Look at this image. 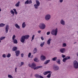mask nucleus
Wrapping results in <instances>:
<instances>
[{
    "mask_svg": "<svg viewBox=\"0 0 78 78\" xmlns=\"http://www.w3.org/2000/svg\"><path fill=\"white\" fill-rule=\"evenodd\" d=\"M29 67H30L32 69H33L34 70H37L39 69H40V68H42L43 66H38L36 67V64L34 63H33L31 65H30V64L28 65Z\"/></svg>",
    "mask_w": 78,
    "mask_h": 78,
    "instance_id": "f257e3e1",
    "label": "nucleus"
},
{
    "mask_svg": "<svg viewBox=\"0 0 78 78\" xmlns=\"http://www.w3.org/2000/svg\"><path fill=\"white\" fill-rule=\"evenodd\" d=\"M30 37V35H25L23 36L20 40V41L22 43H23L25 41V39L26 40L28 39V38Z\"/></svg>",
    "mask_w": 78,
    "mask_h": 78,
    "instance_id": "f03ea898",
    "label": "nucleus"
},
{
    "mask_svg": "<svg viewBox=\"0 0 78 78\" xmlns=\"http://www.w3.org/2000/svg\"><path fill=\"white\" fill-rule=\"evenodd\" d=\"M58 29L55 28V29H53L51 32V34L53 36H57L58 34Z\"/></svg>",
    "mask_w": 78,
    "mask_h": 78,
    "instance_id": "7ed1b4c3",
    "label": "nucleus"
},
{
    "mask_svg": "<svg viewBox=\"0 0 78 78\" xmlns=\"http://www.w3.org/2000/svg\"><path fill=\"white\" fill-rule=\"evenodd\" d=\"M35 2L36 4H35L34 5V6L36 9H38V7L39 6H40V5L41 4V3L39 2V0H36L35 1Z\"/></svg>",
    "mask_w": 78,
    "mask_h": 78,
    "instance_id": "20e7f679",
    "label": "nucleus"
},
{
    "mask_svg": "<svg viewBox=\"0 0 78 78\" xmlns=\"http://www.w3.org/2000/svg\"><path fill=\"white\" fill-rule=\"evenodd\" d=\"M52 72L51 71H45L44 72L43 74L44 75H46L47 74H48V73H49L47 76V78H50L51 77V73H52Z\"/></svg>",
    "mask_w": 78,
    "mask_h": 78,
    "instance_id": "39448f33",
    "label": "nucleus"
},
{
    "mask_svg": "<svg viewBox=\"0 0 78 78\" xmlns=\"http://www.w3.org/2000/svg\"><path fill=\"white\" fill-rule=\"evenodd\" d=\"M39 27L41 30H44L46 28V25L44 23H41L39 25Z\"/></svg>",
    "mask_w": 78,
    "mask_h": 78,
    "instance_id": "423d86ee",
    "label": "nucleus"
},
{
    "mask_svg": "<svg viewBox=\"0 0 78 78\" xmlns=\"http://www.w3.org/2000/svg\"><path fill=\"white\" fill-rule=\"evenodd\" d=\"M73 66L74 68L76 69H78V62L76 60L74 61L73 63Z\"/></svg>",
    "mask_w": 78,
    "mask_h": 78,
    "instance_id": "0eeeda50",
    "label": "nucleus"
},
{
    "mask_svg": "<svg viewBox=\"0 0 78 78\" xmlns=\"http://www.w3.org/2000/svg\"><path fill=\"white\" fill-rule=\"evenodd\" d=\"M44 19L46 20H49L51 19V15L50 14H48L45 16Z\"/></svg>",
    "mask_w": 78,
    "mask_h": 78,
    "instance_id": "6e6552de",
    "label": "nucleus"
},
{
    "mask_svg": "<svg viewBox=\"0 0 78 78\" xmlns=\"http://www.w3.org/2000/svg\"><path fill=\"white\" fill-rule=\"evenodd\" d=\"M53 69L54 71H57L59 69V67L58 65H54L53 66Z\"/></svg>",
    "mask_w": 78,
    "mask_h": 78,
    "instance_id": "1a4fd4ad",
    "label": "nucleus"
},
{
    "mask_svg": "<svg viewBox=\"0 0 78 78\" xmlns=\"http://www.w3.org/2000/svg\"><path fill=\"white\" fill-rule=\"evenodd\" d=\"M52 40V39L51 38H49L47 41V45H50V44H51V41Z\"/></svg>",
    "mask_w": 78,
    "mask_h": 78,
    "instance_id": "9d476101",
    "label": "nucleus"
},
{
    "mask_svg": "<svg viewBox=\"0 0 78 78\" xmlns=\"http://www.w3.org/2000/svg\"><path fill=\"white\" fill-rule=\"evenodd\" d=\"M60 51L62 53H64L66 52V49L64 48H61L60 49Z\"/></svg>",
    "mask_w": 78,
    "mask_h": 78,
    "instance_id": "9b49d317",
    "label": "nucleus"
},
{
    "mask_svg": "<svg viewBox=\"0 0 78 78\" xmlns=\"http://www.w3.org/2000/svg\"><path fill=\"white\" fill-rule=\"evenodd\" d=\"M70 59V57L67 56L63 59V62H66V61H67V60H68V59Z\"/></svg>",
    "mask_w": 78,
    "mask_h": 78,
    "instance_id": "f8f14e48",
    "label": "nucleus"
},
{
    "mask_svg": "<svg viewBox=\"0 0 78 78\" xmlns=\"http://www.w3.org/2000/svg\"><path fill=\"white\" fill-rule=\"evenodd\" d=\"M40 58L41 61H44L46 59V57L44 55H42L41 56Z\"/></svg>",
    "mask_w": 78,
    "mask_h": 78,
    "instance_id": "ddd939ff",
    "label": "nucleus"
},
{
    "mask_svg": "<svg viewBox=\"0 0 78 78\" xmlns=\"http://www.w3.org/2000/svg\"><path fill=\"white\" fill-rule=\"evenodd\" d=\"M8 30H9V25H7L5 27V33H8Z\"/></svg>",
    "mask_w": 78,
    "mask_h": 78,
    "instance_id": "4468645a",
    "label": "nucleus"
},
{
    "mask_svg": "<svg viewBox=\"0 0 78 78\" xmlns=\"http://www.w3.org/2000/svg\"><path fill=\"white\" fill-rule=\"evenodd\" d=\"M60 23L63 26L66 25V23L65 22V21L62 19L60 20Z\"/></svg>",
    "mask_w": 78,
    "mask_h": 78,
    "instance_id": "2eb2a0df",
    "label": "nucleus"
},
{
    "mask_svg": "<svg viewBox=\"0 0 78 78\" xmlns=\"http://www.w3.org/2000/svg\"><path fill=\"white\" fill-rule=\"evenodd\" d=\"M15 52L16 56H19L20 55V51L18 50L17 51H16Z\"/></svg>",
    "mask_w": 78,
    "mask_h": 78,
    "instance_id": "dca6fc26",
    "label": "nucleus"
},
{
    "mask_svg": "<svg viewBox=\"0 0 78 78\" xmlns=\"http://www.w3.org/2000/svg\"><path fill=\"white\" fill-rule=\"evenodd\" d=\"M37 51V48H35L33 50V53L34 54H35V53H36Z\"/></svg>",
    "mask_w": 78,
    "mask_h": 78,
    "instance_id": "f3484780",
    "label": "nucleus"
},
{
    "mask_svg": "<svg viewBox=\"0 0 78 78\" xmlns=\"http://www.w3.org/2000/svg\"><path fill=\"white\" fill-rule=\"evenodd\" d=\"M25 27H26V23H25V22H23L22 24V28H24Z\"/></svg>",
    "mask_w": 78,
    "mask_h": 78,
    "instance_id": "a211bd4d",
    "label": "nucleus"
},
{
    "mask_svg": "<svg viewBox=\"0 0 78 78\" xmlns=\"http://www.w3.org/2000/svg\"><path fill=\"white\" fill-rule=\"evenodd\" d=\"M15 26L16 28L17 29H20V26L18 25L17 23H16L15 24Z\"/></svg>",
    "mask_w": 78,
    "mask_h": 78,
    "instance_id": "6ab92c4d",
    "label": "nucleus"
},
{
    "mask_svg": "<svg viewBox=\"0 0 78 78\" xmlns=\"http://www.w3.org/2000/svg\"><path fill=\"white\" fill-rule=\"evenodd\" d=\"M20 1H18L15 4V6H16V7H19V5H20Z\"/></svg>",
    "mask_w": 78,
    "mask_h": 78,
    "instance_id": "aec40b11",
    "label": "nucleus"
},
{
    "mask_svg": "<svg viewBox=\"0 0 78 78\" xmlns=\"http://www.w3.org/2000/svg\"><path fill=\"white\" fill-rule=\"evenodd\" d=\"M17 50V48L16 47H14L12 49V51H16Z\"/></svg>",
    "mask_w": 78,
    "mask_h": 78,
    "instance_id": "412c9836",
    "label": "nucleus"
},
{
    "mask_svg": "<svg viewBox=\"0 0 78 78\" xmlns=\"http://www.w3.org/2000/svg\"><path fill=\"white\" fill-rule=\"evenodd\" d=\"M45 44V41L42 42L40 44V46L41 47H43V46Z\"/></svg>",
    "mask_w": 78,
    "mask_h": 78,
    "instance_id": "4be33fe9",
    "label": "nucleus"
},
{
    "mask_svg": "<svg viewBox=\"0 0 78 78\" xmlns=\"http://www.w3.org/2000/svg\"><path fill=\"white\" fill-rule=\"evenodd\" d=\"M50 61V60H48L44 62V64H47L48 63H49Z\"/></svg>",
    "mask_w": 78,
    "mask_h": 78,
    "instance_id": "5701e85b",
    "label": "nucleus"
},
{
    "mask_svg": "<svg viewBox=\"0 0 78 78\" xmlns=\"http://www.w3.org/2000/svg\"><path fill=\"white\" fill-rule=\"evenodd\" d=\"M10 13L11 14H12V16H14V11L13 10H11Z\"/></svg>",
    "mask_w": 78,
    "mask_h": 78,
    "instance_id": "b1692460",
    "label": "nucleus"
},
{
    "mask_svg": "<svg viewBox=\"0 0 78 78\" xmlns=\"http://www.w3.org/2000/svg\"><path fill=\"white\" fill-rule=\"evenodd\" d=\"M13 10L14 11V14H15L16 15H17L18 13V12H17V11H16V9H13Z\"/></svg>",
    "mask_w": 78,
    "mask_h": 78,
    "instance_id": "393cba45",
    "label": "nucleus"
},
{
    "mask_svg": "<svg viewBox=\"0 0 78 78\" xmlns=\"http://www.w3.org/2000/svg\"><path fill=\"white\" fill-rule=\"evenodd\" d=\"M24 65V62H21V64L19 65V67H22V66H23Z\"/></svg>",
    "mask_w": 78,
    "mask_h": 78,
    "instance_id": "a878e982",
    "label": "nucleus"
},
{
    "mask_svg": "<svg viewBox=\"0 0 78 78\" xmlns=\"http://www.w3.org/2000/svg\"><path fill=\"white\" fill-rule=\"evenodd\" d=\"M34 61H35V62H38L39 61V60L37 59V58H35L34 59Z\"/></svg>",
    "mask_w": 78,
    "mask_h": 78,
    "instance_id": "bb28decb",
    "label": "nucleus"
},
{
    "mask_svg": "<svg viewBox=\"0 0 78 78\" xmlns=\"http://www.w3.org/2000/svg\"><path fill=\"white\" fill-rule=\"evenodd\" d=\"M5 26V24L3 23H1L0 24V27H3Z\"/></svg>",
    "mask_w": 78,
    "mask_h": 78,
    "instance_id": "cd10ccee",
    "label": "nucleus"
},
{
    "mask_svg": "<svg viewBox=\"0 0 78 78\" xmlns=\"http://www.w3.org/2000/svg\"><path fill=\"white\" fill-rule=\"evenodd\" d=\"M52 61H56V60H57V57H55L54 58H53L52 59Z\"/></svg>",
    "mask_w": 78,
    "mask_h": 78,
    "instance_id": "c85d7f7f",
    "label": "nucleus"
},
{
    "mask_svg": "<svg viewBox=\"0 0 78 78\" xmlns=\"http://www.w3.org/2000/svg\"><path fill=\"white\" fill-rule=\"evenodd\" d=\"M13 42L14 43V44H17L18 43V41H17V40L16 39H15L14 40H13Z\"/></svg>",
    "mask_w": 78,
    "mask_h": 78,
    "instance_id": "c756f323",
    "label": "nucleus"
},
{
    "mask_svg": "<svg viewBox=\"0 0 78 78\" xmlns=\"http://www.w3.org/2000/svg\"><path fill=\"white\" fill-rule=\"evenodd\" d=\"M60 62H61V61L59 59H58L56 61V62L58 63V64H61V63Z\"/></svg>",
    "mask_w": 78,
    "mask_h": 78,
    "instance_id": "7c9ffc66",
    "label": "nucleus"
},
{
    "mask_svg": "<svg viewBox=\"0 0 78 78\" xmlns=\"http://www.w3.org/2000/svg\"><path fill=\"white\" fill-rule=\"evenodd\" d=\"M63 47H66L67 46V44L66 43H63L62 44Z\"/></svg>",
    "mask_w": 78,
    "mask_h": 78,
    "instance_id": "2f4dec72",
    "label": "nucleus"
},
{
    "mask_svg": "<svg viewBox=\"0 0 78 78\" xmlns=\"http://www.w3.org/2000/svg\"><path fill=\"white\" fill-rule=\"evenodd\" d=\"M11 54L8 53L6 55V57L8 58H10L11 57Z\"/></svg>",
    "mask_w": 78,
    "mask_h": 78,
    "instance_id": "473e14b6",
    "label": "nucleus"
},
{
    "mask_svg": "<svg viewBox=\"0 0 78 78\" xmlns=\"http://www.w3.org/2000/svg\"><path fill=\"white\" fill-rule=\"evenodd\" d=\"M34 36H35V35H33L32 37V39L31 40V42H32L33 40H34Z\"/></svg>",
    "mask_w": 78,
    "mask_h": 78,
    "instance_id": "72a5a7b5",
    "label": "nucleus"
},
{
    "mask_svg": "<svg viewBox=\"0 0 78 78\" xmlns=\"http://www.w3.org/2000/svg\"><path fill=\"white\" fill-rule=\"evenodd\" d=\"M5 38L6 37H2L0 38V39L1 41H2V40L5 39Z\"/></svg>",
    "mask_w": 78,
    "mask_h": 78,
    "instance_id": "f704fd0d",
    "label": "nucleus"
},
{
    "mask_svg": "<svg viewBox=\"0 0 78 78\" xmlns=\"http://www.w3.org/2000/svg\"><path fill=\"white\" fill-rule=\"evenodd\" d=\"M25 5L29 4V0H27L25 2Z\"/></svg>",
    "mask_w": 78,
    "mask_h": 78,
    "instance_id": "c9c22d12",
    "label": "nucleus"
},
{
    "mask_svg": "<svg viewBox=\"0 0 78 78\" xmlns=\"http://www.w3.org/2000/svg\"><path fill=\"white\" fill-rule=\"evenodd\" d=\"M16 35H13V36L12 37V40H14L16 39Z\"/></svg>",
    "mask_w": 78,
    "mask_h": 78,
    "instance_id": "e433bc0d",
    "label": "nucleus"
},
{
    "mask_svg": "<svg viewBox=\"0 0 78 78\" xmlns=\"http://www.w3.org/2000/svg\"><path fill=\"white\" fill-rule=\"evenodd\" d=\"M8 78H13V76H12L10 74L8 75Z\"/></svg>",
    "mask_w": 78,
    "mask_h": 78,
    "instance_id": "4c0bfd02",
    "label": "nucleus"
},
{
    "mask_svg": "<svg viewBox=\"0 0 78 78\" xmlns=\"http://www.w3.org/2000/svg\"><path fill=\"white\" fill-rule=\"evenodd\" d=\"M31 55V53H29L28 55V57H29V58H30V57Z\"/></svg>",
    "mask_w": 78,
    "mask_h": 78,
    "instance_id": "58836bf2",
    "label": "nucleus"
},
{
    "mask_svg": "<svg viewBox=\"0 0 78 78\" xmlns=\"http://www.w3.org/2000/svg\"><path fill=\"white\" fill-rule=\"evenodd\" d=\"M47 35H49V34H50V32L49 31V32H48L47 33Z\"/></svg>",
    "mask_w": 78,
    "mask_h": 78,
    "instance_id": "ea45409f",
    "label": "nucleus"
},
{
    "mask_svg": "<svg viewBox=\"0 0 78 78\" xmlns=\"http://www.w3.org/2000/svg\"><path fill=\"white\" fill-rule=\"evenodd\" d=\"M62 58H65V57H66V56L63 54H62Z\"/></svg>",
    "mask_w": 78,
    "mask_h": 78,
    "instance_id": "a19ab883",
    "label": "nucleus"
},
{
    "mask_svg": "<svg viewBox=\"0 0 78 78\" xmlns=\"http://www.w3.org/2000/svg\"><path fill=\"white\" fill-rule=\"evenodd\" d=\"M41 38L42 41H44V37H43L42 36L41 37Z\"/></svg>",
    "mask_w": 78,
    "mask_h": 78,
    "instance_id": "79ce46f5",
    "label": "nucleus"
},
{
    "mask_svg": "<svg viewBox=\"0 0 78 78\" xmlns=\"http://www.w3.org/2000/svg\"><path fill=\"white\" fill-rule=\"evenodd\" d=\"M2 57L5 58H6V55L5 54H3L2 55Z\"/></svg>",
    "mask_w": 78,
    "mask_h": 78,
    "instance_id": "37998d69",
    "label": "nucleus"
},
{
    "mask_svg": "<svg viewBox=\"0 0 78 78\" xmlns=\"http://www.w3.org/2000/svg\"><path fill=\"white\" fill-rule=\"evenodd\" d=\"M31 3H32V1L31 0H30L29 1V4H31Z\"/></svg>",
    "mask_w": 78,
    "mask_h": 78,
    "instance_id": "c03bdc74",
    "label": "nucleus"
},
{
    "mask_svg": "<svg viewBox=\"0 0 78 78\" xmlns=\"http://www.w3.org/2000/svg\"><path fill=\"white\" fill-rule=\"evenodd\" d=\"M17 68L16 67L15 68V72H17Z\"/></svg>",
    "mask_w": 78,
    "mask_h": 78,
    "instance_id": "a18cd8bd",
    "label": "nucleus"
},
{
    "mask_svg": "<svg viewBox=\"0 0 78 78\" xmlns=\"http://www.w3.org/2000/svg\"><path fill=\"white\" fill-rule=\"evenodd\" d=\"M24 55L22 53L21 54V57L22 58H23V55Z\"/></svg>",
    "mask_w": 78,
    "mask_h": 78,
    "instance_id": "49530a36",
    "label": "nucleus"
},
{
    "mask_svg": "<svg viewBox=\"0 0 78 78\" xmlns=\"http://www.w3.org/2000/svg\"><path fill=\"white\" fill-rule=\"evenodd\" d=\"M59 2L60 3H62L63 2V0H59Z\"/></svg>",
    "mask_w": 78,
    "mask_h": 78,
    "instance_id": "de8ad7c7",
    "label": "nucleus"
},
{
    "mask_svg": "<svg viewBox=\"0 0 78 78\" xmlns=\"http://www.w3.org/2000/svg\"><path fill=\"white\" fill-rule=\"evenodd\" d=\"M41 30H39L38 31V33H41Z\"/></svg>",
    "mask_w": 78,
    "mask_h": 78,
    "instance_id": "09e8293b",
    "label": "nucleus"
},
{
    "mask_svg": "<svg viewBox=\"0 0 78 78\" xmlns=\"http://www.w3.org/2000/svg\"><path fill=\"white\" fill-rule=\"evenodd\" d=\"M33 57V55H32L30 56V58H32Z\"/></svg>",
    "mask_w": 78,
    "mask_h": 78,
    "instance_id": "8fccbe9b",
    "label": "nucleus"
},
{
    "mask_svg": "<svg viewBox=\"0 0 78 78\" xmlns=\"http://www.w3.org/2000/svg\"><path fill=\"white\" fill-rule=\"evenodd\" d=\"M76 44V42H74L73 43V44Z\"/></svg>",
    "mask_w": 78,
    "mask_h": 78,
    "instance_id": "3c124183",
    "label": "nucleus"
},
{
    "mask_svg": "<svg viewBox=\"0 0 78 78\" xmlns=\"http://www.w3.org/2000/svg\"><path fill=\"white\" fill-rule=\"evenodd\" d=\"M2 11V9L0 8V12H1Z\"/></svg>",
    "mask_w": 78,
    "mask_h": 78,
    "instance_id": "603ef678",
    "label": "nucleus"
},
{
    "mask_svg": "<svg viewBox=\"0 0 78 78\" xmlns=\"http://www.w3.org/2000/svg\"><path fill=\"white\" fill-rule=\"evenodd\" d=\"M1 40L0 39V43H1V42H2V41H1Z\"/></svg>",
    "mask_w": 78,
    "mask_h": 78,
    "instance_id": "864d4df0",
    "label": "nucleus"
},
{
    "mask_svg": "<svg viewBox=\"0 0 78 78\" xmlns=\"http://www.w3.org/2000/svg\"><path fill=\"white\" fill-rule=\"evenodd\" d=\"M48 1H51V0H47Z\"/></svg>",
    "mask_w": 78,
    "mask_h": 78,
    "instance_id": "5fc2aeb1",
    "label": "nucleus"
}]
</instances>
